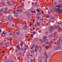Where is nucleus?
<instances>
[{"label":"nucleus","instance_id":"9b49d317","mask_svg":"<svg viewBox=\"0 0 62 62\" xmlns=\"http://www.w3.org/2000/svg\"><path fill=\"white\" fill-rule=\"evenodd\" d=\"M34 50H31V51L30 52L31 54H33L34 53Z\"/></svg>","mask_w":62,"mask_h":62},{"label":"nucleus","instance_id":"f257e3e1","mask_svg":"<svg viewBox=\"0 0 62 62\" xmlns=\"http://www.w3.org/2000/svg\"><path fill=\"white\" fill-rule=\"evenodd\" d=\"M61 42H57V45L58 46L56 47H55L54 48L55 50H59L60 49V48H61Z\"/></svg>","mask_w":62,"mask_h":62},{"label":"nucleus","instance_id":"ea45409f","mask_svg":"<svg viewBox=\"0 0 62 62\" xmlns=\"http://www.w3.org/2000/svg\"><path fill=\"white\" fill-rule=\"evenodd\" d=\"M62 0H59V2H62Z\"/></svg>","mask_w":62,"mask_h":62},{"label":"nucleus","instance_id":"6e6d98bb","mask_svg":"<svg viewBox=\"0 0 62 62\" xmlns=\"http://www.w3.org/2000/svg\"><path fill=\"white\" fill-rule=\"evenodd\" d=\"M33 35H34V34H31V37H32L33 36Z\"/></svg>","mask_w":62,"mask_h":62},{"label":"nucleus","instance_id":"9d476101","mask_svg":"<svg viewBox=\"0 0 62 62\" xmlns=\"http://www.w3.org/2000/svg\"><path fill=\"white\" fill-rule=\"evenodd\" d=\"M1 4H2V5L3 6H5V4H6V3L4 2H1Z\"/></svg>","mask_w":62,"mask_h":62},{"label":"nucleus","instance_id":"4468645a","mask_svg":"<svg viewBox=\"0 0 62 62\" xmlns=\"http://www.w3.org/2000/svg\"><path fill=\"white\" fill-rule=\"evenodd\" d=\"M7 3L8 4V5L9 6H11V4H10V2H9V1H8L7 2Z\"/></svg>","mask_w":62,"mask_h":62},{"label":"nucleus","instance_id":"c756f323","mask_svg":"<svg viewBox=\"0 0 62 62\" xmlns=\"http://www.w3.org/2000/svg\"><path fill=\"white\" fill-rule=\"evenodd\" d=\"M7 12H8L7 11H6L5 12H4V14H7Z\"/></svg>","mask_w":62,"mask_h":62},{"label":"nucleus","instance_id":"a878e982","mask_svg":"<svg viewBox=\"0 0 62 62\" xmlns=\"http://www.w3.org/2000/svg\"><path fill=\"white\" fill-rule=\"evenodd\" d=\"M35 5H38V3H37V2H35Z\"/></svg>","mask_w":62,"mask_h":62},{"label":"nucleus","instance_id":"f704fd0d","mask_svg":"<svg viewBox=\"0 0 62 62\" xmlns=\"http://www.w3.org/2000/svg\"><path fill=\"white\" fill-rule=\"evenodd\" d=\"M11 11H12V9H10L8 11L9 12H10Z\"/></svg>","mask_w":62,"mask_h":62},{"label":"nucleus","instance_id":"4be33fe9","mask_svg":"<svg viewBox=\"0 0 62 62\" xmlns=\"http://www.w3.org/2000/svg\"><path fill=\"white\" fill-rule=\"evenodd\" d=\"M54 18H55L54 17V16H52L51 17V18L52 19H54Z\"/></svg>","mask_w":62,"mask_h":62},{"label":"nucleus","instance_id":"473e14b6","mask_svg":"<svg viewBox=\"0 0 62 62\" xmlns=\"http://www.w3.org/2000/svg\"><path fill=\"white\" fill-rule=\"evenodd\" d=\"M36 11H37V12H39V9H37L36 10Z\"/></svg>","mask_w":62,"mask_h":62},{"label":"nucleus","instance_id":"8fccbe9b","mask_svg":"<svg viewBox=\"0 0 62 62\" xmlns=\"http://www.w3.org/2000/svg\"><path fill=\"white\" fill-rule=\"evenodd\" d=\"M21 50H23V51L24 50V49L23 48H21Z\"/></svg>","mask_w":62,"mask_h":62},{"label":"nucleus","instance_id":"6e6552de","mask_svg":"<svg viewBox=\"0 0 62 62\" xmlns=\"http://www.w3.org/2000/svg\"><path fill=\"white\" fill-rule=\"evenodd\" d=\"M3 11L4 9H3V8H1V10H0V13H1L2 11Z\"/></svg>","mask_w":62,"mask_h":62},{"label":"nucleus","instance_id":"de8ad7c7","mask_svg":"<svg viewBox=\"0 0 62 62\" xmlns=\"http://www.w3.org/2000/svg\"><path fill=\"white\" fill-rule=\"evenodd\" d=\"M5 51H3L2 52V54H3V53H5Z\"/></svg>","mask_w":62,"mask_h":62},{"label":"nucleus","instance_id":"2f4dec72","mask_svg":"<svg viewBox=\"0 0 62 62\" xmlns=\"http://www.w3.org/2000/svg\"><path fill=\"white\" fill-rule=\"evenodd\" d=\"M46 18H49V16L47 15L46 16Z\"/></svg>","mask_w":62,"mask_h":62},{"label":"nucleus","instance_id":"052dcab7","mask_svg":"<svg viewBox=\"0 0 62 62\" xmlns=\"http://www.w3.org/2000/svg\"><path fill=\"white\" fill-rule=\"evenodd\" d=\"M47 61V60L46 59L45 60V62H46Z\"/></svg>","mask_w":62,"mask_h":62},{"label":"nucleus","instance_id":"79ce46f5","mask_svg":"<svg viewBox=\"0 0 62 62\" xmlns=\"http://www.w3.org/2000/svg\"><path fill=\"white\" fill-rule=\"evenodd\" d=\"M4 9L5 10H8V8H4Z\"/></svg>","mask_w":62,"mask_h":62},{"label":"nucleus","instance_id":"69168bd1","mask_svg":"<svg viewBox=\"0 0 62 62\" xmlns=\"http://www.w3.org/2000/svg\"><path fill=\"white\" fill-rule=\"evenodd\" d=\"M17 12H19V10H17Z\"/></svg>","mask_w":62,"mask_h":62},{"label":"nucleus","instance_id":"bb28decb","mask_svg":"<svg viewBox=\"0 0 62 62\" xmlns=\"http://www.w3.org/2000/svg\"><path fill=\"white\" fill-rule=\"evenodd\" d=\"M3 24V23H2V22H0V25H2Z\"/></svg>","mask_w":62,"mask_h":62},{"label":"nucleus","instance_id":"f03ea898","mask_svg":"<svg viewBox=\"0 0 62 62\" xmlns=\"http://www.w3.org/2000/svg\"><path fill=\"white\" fill-rule=\"evenodd\" d=\"M43 39H45V40L44 39H43L41 40V43H44V42H45L47 40L46 39L47 38V36H44L43 37Z\"/></svg>","mask_w":62,"mask_h":62},{"label":"nucleus","instance_id":"cd10ccee","mask_svg":"<svg viewBox=\"0 0 62 62\" xmlns=\"http://www.w3.org/2000/svg\"><path fill=\"white\" fill-rule=\"evenodd\" d=\"M13 14H17V13L16 12H14Z\"/></svg>","mask_w":62,"mask_h":62},{"label":"nucleus","instance_id":"a19ab883","mask_svg":"<svg viewBox=\"0 0 62 62\" xmlns=\"http://www.w3.org/2000/svg\"><path fill=\"white\" fill-rule=\"evenodd\" d=\"M56 4H57V3L56 2H54V5H56Z\"/></svg>","mask_w":62,"mask_h":62},{"label":"nucleus","instance_id":"ddd939ff","mask_svg":"<svg viewBox=\"0 0 62 62\" xmlns=\"http://www.w3.org/2000/svg\"><path fill=\"white\" fill-rule=\"evenodd\" d=\"M22 54V53L21 52H19L18 53V54L19 55H21V54Z\"/></svg>","mask_w":62,"mask_h":62},{"label":"nucleus","instance_id":"f3484780","mask_svg":"<svg viewBox=\"0 0 62 62\" xmlns=\"http://www.w3.org/2000/svg\"><path fill=\"white\" fill-rule=\"evenodd\" d=\"M9 62H14V61L12 60H11L9 61Z\"/></svg>","mask_w":62,"mask_h":62},{"label":"nucleus","instance_id":"a18cd8bd","mask_svg":"<svg viewBox=\"0 0 62 62\" xmlns=\"http://www.w3.org/2000/svg\"><path fill=\"white\" fill-rule=\"evenodd\" d=\"M46 44H49V42H47L46 43Z\"/></svg>","mask_w":62,"mask_h":62},{"label":"nucleus","instance_id":"423d86ee","mask_svg":"<svg viewBox=\"0 0 62 62\" xmlns=\"http://www.w3.org/2000/svg\"><path fill=\"white\" fill-rule=\"evenodd\" d=\"M5 45L6 46H7V47H8L9 45V42H8L7 43H6L5 44Z\"/></svg>","mask_w":62,"mask_h":62},{"label":"nucleus","instance_id":"13d9d810","mask_svg":"<svg viewBox=\"0 0 62 62\" xmlns=\"http://www.w3.org/2000/svg\"><path fill=\"white\" fill-rule=\"evenodd\" d=\"M53 41H55V39H53Z\"/></svg>","mask_w":62,"mask_h":62},{"label":"nucleus","instance_id":"6ab92c4d","mask_svg":"<svg viewBox=\"0 0 62 62\" xmlns=\"http://www.w3.org/2000/svg\"><path fill=\"white\" fill-rule=\"evenodd\" d=\"M23 42H22L20 44V45L21 46H22L23 45Z\"/></svg>","mask_w":62,"mask_h":62},{"label":"nucleus","instance_id":"aec40b11","mask_svg":"<svg viewBox=\"0 0 62 62\" xmlns=\"http://www.w3.org/2000/svg\"><path fill=\"white\" fill-rule=\"evenodd\" d=\"M40 18V17L39 16H38L37 17V19L38 20H39V18Z\"/></svg>","mask_w":62,"mask_h":62},{"label":"nucleus","instance_id":"b1692460","mask_svg":"<svg viewBox=\"0 0 62 62\" xmlns=\"http://www.w3.org/2000/svg\"><path fill=\"white\" fill-rule=\"evenodd\" d=\"M38 26V25L37 24H36L35 25H34V27H37Z\"/></svg>","mask_w":62,"mask_h":62},{"label":"nucleus","instance_id":"09e8293b","mask_svg":"<svg viewBox=\"0 0 62 62\" xmlns=\"http://www.w3.org/2000/svg\"><path fill=\"white\" fill-rule=\"evenodd\" d=\"M48 12L49 14H51V13L50 12V11H48Z\"/></svg>","mask_w":62,"mask_h":62},{"label":"nucleus","instance_id":"e433bc0d","mask_svg":"<svg viewBox=\"0 0 62 62\" xmlns=\"http://www.w3.org/2000/svg\"><path fill=\"white\" fill-rule=\"evenodd\" d=\"M10 40H11H11H12V37L11 38H10Z\"/></svg>","mask_w":62,"mask_h":62},{"label":"nucleus","instance_id":"39448f33","mask_svg":"<svg viewBox=\"0 0 62 62\" xmlns=\"http://www.w3.org/2000/svg\"><path fill=\"white\" fill-rule=\"evenodd\" d=\"M58 27H57L56 26H55L53 28V31H54L55 30H57V29H58Z\"/></svg>","mask_w":62,"mask_h":62},{"label":"nucleus","instance_id":"680f3d73","mask_svg":"<svg viewBox=\"0 0 62 62\" xmlns=\"http://www.w3.org/2000/svg\"><path fill=\"white\" fill-rule=\"evenodd\" d=\"M46 9L47 10H48V7H47L46 8Z\"/></svg>","mask_w":62,"mask_h":62},{"label":"nucleus","instance_id":"3c124183","mask_svg":"<svg viewBox=\"0 0 62 62\" xmlns=\"http://www.w3.org/2000/svg\"><path fill=\"white\" fill-rule=\"evenodd\" d=\"M37 49H35V52H37Z\"/></svg>","mask_w":62,"mask_h":62},{"label":"nucleus","instance_id":"2eb2a0df","mask_svg":"<svg viewBox=\"0 0 62 62\" xmlns=\"http://www.w3.org/2000/svg\"><path fill=\"white\" fill-rule=\"evenodd\" d=\"M44 55H45V56H46V58H48L49 57L47 56V54H44Z\"/></svg>","mask_w":62,"mask_h":62},{"label":"nucleus","instance_id":"5701e85b","mask_svg":"<svg viewBox=\"0 0 62 62\" xmlns=\"http://www.w3.org/2000/svg\"><path fill=\"white\" fill-rule=\"evenodd\" d=\"M45 48L46 49H48V48H49V46H45Z\"/></svg>","mask_w":62,"mask_h":62},{"label":"nucleus","instance_id":"bf43d9fd","mask_svg":"<svg viewBox=\"0 0 62 62\" xmlns=\"http://www.w3.org/2000/svg\"><path fill=\"white\" fill-rule=\"evenodd\" d=\"M25 37H26V38H27V37H28V36H25Z\"/></svg>","mask_w":62,"mask_h":62},{"label":"nucleus","instance_id":"7c9ffc66","mask_svg":"<svg viewBox=\"0 0 62 62\" xmlns=\"http://www.w3.org/2000/svg\"><path fill=\"white\" fill-rule=\"evenodd\" d=\"M31 12H32V13H35L36 11H31Z\"/></svg>","mask_w":62,"mask_h":62},{"label":"nucleus","instance_id":"603ef678","mask_svg":"<svg viewBox=\"0 0 62 62\" xmlns=\"http://www.w3.org/2000/svg\"><path fill=\"white\" fill-rule=\"evenodd\" d=\"M16 48L18 49H19V46H16Z\"/></svg>","mask_w":62,"mask_h":62},{"label":"nucleus","instance_id":"c85d7f7f","mask_svg":"<svg viewBox=\"0 0 62 62\" xmlns=\"http://www.w3.org/2000/svg\"><path fill=\"white\" fill-rule=\"evenodd\" d=\"M8 21L10 20V19H9V16L8 17Z\"/></svg>","mask_w":62,"mask_h":62},{"label":"nucleus","instance_id":"20e7f679","mask_svg":"<svg viewBox=\"0 0 62 62\" xmlns=\"http://www.w3.org/2000/svg\"><path fill=\"white\" fill-rule=\"evenodd\" d=\"M6 33H7V32L6 31L2 32V33L1 36H2V37H5L6 35Z\"/></svg>","mask_w":62,"mask_h":62},{"label":"nucleus","instance_id":"37998d69","mask_svg":"<svg viewBox=\"0 0 62 62\" xmlns=\"http://www.w3.org/2000/svg\"><path fill=\"white\" fill-rule=\"evenodd\" d=\"M33 33L34 34H36V32L35 31H34V32H33Z\"/></svg>","mask_w":62,"mask_h":62},{"label":"nucleus","instance_id":"f8f14e48","mask_svg":"<svg viewBox=\"0 0 62 62\" xmlns=\"http://www.w3.org/2000/svg\"><path fill=\"white\" fill-rule=\"evenodd\" d=\"M16 35H19L20 34V32H17L16 33Z\"/></svg>","mask_w":62,"mask_h":62},{"label":"nucleus","instance_id":"58836bf2","mask_svg":"<svg viewBox=\"0 0 62 62\" xmlns=\"http://www.w3.org/2000/svg\"><path fill=\"white\" fill-rule=\"evenodd\" d=\"M33 60L31 59V62H33Z\"/></svg>","mask_w":62,"mask_h":62},{"label":"nucleus","instance_id":"a211bd4d","mask_svg":"<svg viewBox=\"0 0 62 62\" xmlns=\"http://www.w3.org/2000/svg\"><path fill=\"white\" fill-rule=\"evenodd\" d=\"M35 47V45L33 44L32 46V48H34Z\"/></svg>","mask_w":62,"mask_h":62},{"label":"nucleus","instance_id":"72a5a7b5","mask_svg":"<svg viewBox=\"0 0 62 62\" xmlns=\"http://www.w3.org/2000/svg\"><path fill=\"white\" fill-rule=\"evenodd\" d=\"M38 47V46H35V49H37V47Z\"/></svg>","mask_w":62,"mask_h":62},{"label":"nucleus","instance_id":"338daca9","mask_svg":"<svg viewBox=\"0 0 62 62\" xmlns=\"http://www.w3.org/2000/svg\"><path fill=\"white\" fill-rule=\"evenodd\" d=\"M13 4H11V6H13Z\"/></svg>","mask_w":62,"mask_h":62},{"label":"nucleus","instance_id":"4c0bfd02","mask_svg":"<svg viewBox=\"0 0 62 62\" xmlns=\"http://www.w3.org/2000/svg\"><path fill=\"white\" fill-rule=\"evenodd\" d=\"M48 37L49 38H51V35H49L48 36Z\"/></svg>","mask_w":62,"mask_h":62},{"label":"nucleus","instance_id":"dca6fc26","mask_svg":"<svg viewBox=\"0 0 62 62\" xmlns=\"http://www.w3.org/2000/svg\"><path fill=\"white\" fill-rule=\"evenodd\" d=\"M52 36L53 37H56V35H55L54 34H53L52 35Z\"/></svg>","mask_w":62,"mask_h":62},{"label":"nucleus","instance_id":"0e129e2a","mask_svg":"<svg viewBox=\"0 0 62 62\" xmlns=\"http://www.w3.org/2000/svg\"><path fill=\"white\" fill-rule=\"evenodd\" d=\"M58 24H60V23L59 22H57Z\"/></svg>","mask_w":62,"mask_h":62},{"label":"nucleus","instance_id":"7ed1b4c3","mask_svg":"<svg viewBox=\"0 0 62 62\" xmlns=\"http://www.w3.org/2000/svg\"><path fill=\"white\" fill-rule=\"evenodd\" d=\"M26 14L28 17H29L31 15V13L29 12H27Z\"/></svg>","mask_w":62,"mask_h":62},{"label":"nucleus","instance_id":"5fc2aeb1","mask_svg":"<svg viewBox=\"0 0 62 62\" xmlns=\"http://www.w3.org/2000/svg\"><path fill=\"white\" fill-rule=\"evenodd\" d=\"M26 50H27V48L26 47L25 48V49L24 50L25 51H26Z\"/></svg>","mask_w":62,"mask_h":62},{"label":"nucleus","instance_id":"1a4fd4ad","mask_svg":"<svg viewBox=\"0 0 62 62\" xmlns=\"http://www.w3.org/2000/svg\"><path fill=\"white\" fill-rule=\"evenodd\" d=\"M27 26H26L25 27H23V29H27Z\"/></svg>","mask_w":62,"mask_h":62},{"label":"nucleus","instance_id":"0eeeda50","mask_svg":"<svg viewBox=\"0 0 62 62\" xmlns=\"http://www.w3.org/2000/svg\"><path fill=\"white\" fill-rule=\"evenodd\" d=\"M49 29L50 31H52V27L51 26L49 27Z\"/></svg>","mask_w":62,"mask_h":62},{"label":"nucleus","instance_id":"c03bdc74","mask_svg":"<svg viewBox=\"0 0 62 62\" xmlns=\"http://www.w3.org/2000/svg\"><path fill=\"white\" fill-rule=\"evenodd\" d=\"M12 35V33H11L9 34V35H10V36H11V35Z\"/></svg>","mask_w":62,"mask_h":62},{"label":"nucleus","instance_id":"49530a36","mask_svg":"<svg viewBox=\"0 0 62 62\" xmlns=\"http://www.w3.org/2000/svg\"><path fill=\"white\" fill-rule=\"evenodd\" d=\"M0 44L1 45H1H3V44H4V43H0Z\"/></svg>","mask_w":62,"mask_h":62},{"label":"nucleus","instance_id":"393cba45","mask_svg":"<svg viewBox=\"0 0 62 62\" xmlns=\"http://www.w3.org/2000/svg\"><path fill=\"white\" fill-rule=\"evenodd\" d=\"M39 59H42V57L40 56L39 57Z\"/></svg>","mask_w":62,"mask_h":62},{"label":"nucleus","instance_id":"c9c22d12","mask_svg":"<svg viewBox=\"0 0 62 62\" xmlns=\"http://www.w3.org/2000/svg\"><path fill=\"white\" fill-rule=\"evenodd\" d=\"M46 35H48V31L46 32Z\"/></svg>","mask_w":62,"mask_h":62},{"label":"nucleus","instance_id":"774afa93","mask_svg":"<svg viewBox=\"0 0 62 62\" xmlns=\"http://www.w3.org/2000/svg\"><path fill=\"white\" fill-rule=\"evenodd\" d=\"M34 3H32V5H34Z\"/></svg>","mask_w":62,"mask_h":62},{"label":"nucleus","instance_id":"412c9836","mask_svg":"<svg viewBox=\"0 0 62 62\" xmlns=\"http://www.w3.org/2000/svg\"><path fill=\"white\" fill-rule=\"evenodd\" d=\"M40 23V22H37V24H38V25L39 26V23Z\"/></svg>","mask_w":62,"mask_h":62},{"label":"nucleus","instance_id":"864d4df0","mask_svg":"<svg viewBox=\"0 0 62 62\" xmlns=\"http://www.w3.org/2000/svg\"><path fill=\"white\" fill-rule=\"evenodd\" d=\"M20 11L21 12H22V9H20Z\"/></svg>","mask_w":62,"mask_h":62},{"label":"nucleus","instance_id":"4d7b16f0","mask_svg":"<svg viewBox=\"0 0 62 62\" xmlns=\"http://www.w3.org/2000/svg\"><path fill=\"white\" fill-rule=\"evenodd\" d=\"M42 50L41 49H40L39 50V51L40 52L42 51Z\"/></svg>","mask_w":62,"mask_h":62},{"label":"nucleus","instance_id":"e2e57ef3","mask_svg":"<svg viewBox=\"0 0 62 62\" xmlns=\"http://www.w3.org/2000/svg\"><path fill=\"white\" fill-rule=\"evenodd\" d=\"M22 6H24V4H23V3H22Z\"/></svg>","mask_w":62,"mask_h":62}]
</instances>
